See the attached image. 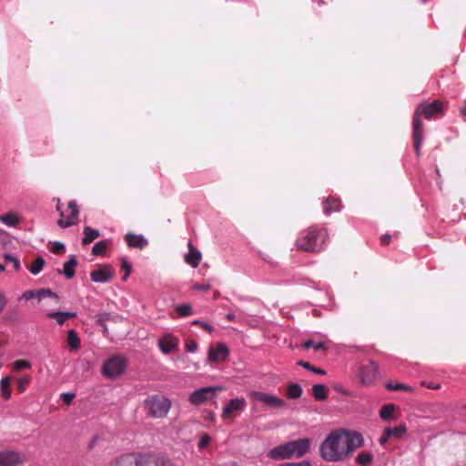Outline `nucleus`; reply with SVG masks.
Segmentation results:
<instances>
[{
    "instance_id": "f257e3e1",
    "label": "nucleus",
    "mask_w": 466,
    "mask_h": 466,
    "mask_svg": "<svg viewBox=\"0 0 466 466\" xmlns=\"http://www.w3.org/2000/svg\"><path fill=\"white\" fill-rule=\"evenodd\" d=\"M364 443L363 437L356 431L338 430L322 441L319 451L323 460L331 462L343 461Z\"/></svg>"
},
{
    "instance_id": "f03ea898",
    "label": "nucleus",
    "mask_w": 466,
    "mask_h": 466,
    "mask_svg": "<svg viewBox=\"0 0 466 466\" xmlns=\"http://www.w3.org/2000/svg\"><path fill=\"white\" fill-rule=\"evenodd\" d=\"M443 114V104L436 99L431 103L422 102L418 105L412 117V139L416 155L420 154V147L423 141V124L421 116L426 119H431L434 116Z\"/></svg>"
},
{
    "instance_id": "7ed1b4c3",
    "label": "nucleus",
    "mask_w": 466,
    "mask_h": 466,
    "mask_svg": "<svg viewBox=\"0 0 466 466\" xmlns=\"http://www.w3.org/2000/svg\"><path fill=\"white\" fill-rule=\"evenodd\" d=\"M108 466H177L171 458L157 454L126 453L116 457Z\"/></svg>"
},
{
    "instance_id": "20e7f679",
    "label": "nucleus",
    "mask_w": 466,
    "mask_h": 466,
    "mask_svg": "<svg viewBox=\"0 0 466 466\" xmlns=\"http://www.w3.org/2000/svg\"><path fill=\"white\" fill-rule=\"evenodd\" d=\"M328 231L324 228L310 227L303 231L296 240L297 249L306 252H319L328 240Z\"/></svg>"
},
{
    "instance_id": "39448f33",
    "label": "nucleus",
    "mask_w": 466,
    "mask_h": 466,
    "mask_svg": "<svg viewBox=\"0 0 466 466\" xmlns=\"http://www.w3.org/2000/svg\"><path fill=\"white\" fill-rule=\"evenodd\" d=\"M309 447L310 440L300 438L274 447L268 451V456L277 461L301 458L309 452Z\"/></svg>"
},
{
    "instance_id": "423d86ee",
    "label": "nucleus",
    "mask_w": 466,
    "mask_h": 466,
    "mask_svg": "<svg viewBox=\"0 0 466 466\" xmlns=\"http://www.w3.org/2000/svg\"><path fill=\"white\" fill-rule=\"evenodd\" d=\"M170 408L171 401L164 395H150L145 400L147 413L156 419L165 418L170 410Z\"/></svg>"
},
{
    "instance_id": "0eeeda50",
    "label": "nucleus",
    "mask_w": 466,
    "mask_h": 466,
    "mask_svg": "<svg viewBox=\"0 0 466 466\" xmlns=\"http://www.w3.org/2000/svg\"><path fill=\"white\" fill-rule=\"evenodd\" d=\"M126 360L120 356H113L103 365V374L107 378H116L126 370Z\"/></svg>"
},
{
    "instance_id": "6e6552de",
    "label": "nucleus",
    "mask_w": 466,
    "mask_h": 466,
    "mask_svg": "<svg viewBox=\"0 0 466 466\" xmlns=\"http://www.w3.org/2000/svg\"><path fill=\"white\" fill-rule=\"evenodd\" d=\"M70 214L66 218L65 212L61 210L60 200H57L56 210L59 212L61 218L58 219L57 224L61 228H67L76 225L78 221L79 211L77 208L76 201L70 200L67 206Z\"/></svg>"
},
{
    "instance_id": "1a4fd4ad",
    "label": "nucleus",
    "mask_w": 466,
    "mask_h": 466,
    "mask_svg": "<svg viewBox=\"0 0 466 466\" xmlns=\"http://www.w3.org/2000/svg\"><path fill=\"white\" fill-rule=\"evenodd\" d=\"M220 387H204L193 391L189 396V401L193 405H201L209 400H212L218 391H220Z\"/></svg>"
},
{
    "instance_id": "9d476101",
    "label": "nucleus",
    "mask_w": 466,
    "mask_h": 466,
    "mask_svg": "<svg viewBox=\"0 0 466 466\" xmlns=\"http://www.w3.org/2000/svg\"><path fill=\"white\" fill-rule=\"evenodd\" d=\"M251 396L257 401L264 403L270 408L283 409L286 408L287 406V403L283 399L266 392L253 391L251 393Z\"/></svg>"
},
{
    "instance_id": "9b49d317",
    "label": "nucleus",
    "mask_w": 466,
    "mask_h": 466,
    "mask_svg": "<svg viewBox=\"0 0 466 466\" xmlns=\"http://www.w3.org/2000/svg\"><path fill=\"white\" fill-rule=\"evenodd\" d=\"M115 276L114 268L108 265L104 264L100 266L97 269L93 270L90 273V278L93 282L96 283H107L110 282Z\"/></svg>"
},
{
    "instance_id": "f8f14e48",
    "label": "nucleus",
    "mask_w": 466,
    "mask_h": 466,
    "mask_svg": "<svg viewBox=\"0 0 466 466\" xmlns=\"http://www.w3.org/2000/svg\"><path fill=\"white\" fill-rule=\"evenodd\" d=\"M246 406V400L243 398H236L230 400L227 406L224 407L222 411V418L225 420L233 419Z\"/></svg>"
},
{
    "instance_id": "ddd939ff",
    "label": "nucleus",
    "mask_w": 466,
    "mask_h": 466,
    "mask_svg": "<svg viewBox=\"0 0 466 466\" xmlns=\"http://www.w3.org/2000/svg\"><path fill=\"white\" fill-rule=\"evenodd\" d=\"M25 461V456L13 451H5L0 452V466H19Z\"/></svg>"
},
{
    "instance_id": "4468645a",
    "label": "nucleus",
    "mask_w": 466,
    "mask_h": 466,
    "mask_svg": "<svg viewBox=\"0 0 466 466\" xmlns=\"http://www.w3.org/2000/svg\"><path fill=\"white\" fill-rule=\"evenodd\" d=\"M378 365L374 361H370L360 368V378L365 384L372 383L378 377Z\"/></svg>"
},
{
    "instance_id": "2eb2a0df",
    "label": "nucleus",
    "mask_w": 466,
    "mask_h": 466,
    "mask_svg": "<svg viewBox=\"0 0 466 466\" xmlns=\"http://www.w3.org/2000/svg\"><path fill=\"white\" fill-rule=\"evenodd\" d=\"M228 355V350L224 344H218L215 348H210L208 350V359L210 362H222Z\"/></svg>"
},
{
    "instance_id": "dca6fc26",
    "label": "nucleus",
    "mask_w": 466,
    "mask_h": 466,
    "mask_svg": "<svg viewBox=\"0 0 466 466\" xmlns=\"http://www.w3.org/2000/svg\"><path fill=\"white\" fill-rule=\"evenodd\" d=\"M125 240L129 248L143 249L148 245V241L142 236L134 233H127Z\"/></svg>"
},
{
    "instance_id": "f3484780",
    "label": "nucleus",
    "mask_w": 466,
    "mask_h": 466,
    "mask_svg": "<svg viewBox=\"0 0 466 466\" xmlns=\"http://www.w3.org/2000/svg\"><path fill=\"white\" fill-rule=\"evenodd\" d=\"M158 345L163 353L168 354L177 347V339L172 335H166L159 339Z\"/></svg>"
},
{
    "instance_id": "a211bd4d",
    "label": "nucleus",
    "mask_w": 466,
    "mask_h": 466,
    "mask_svg": "<svg viewBox=\"0 0 466 466\" xmlns=\"http://www.w3.org/2000/svg\"><path fill=\"white\" fill-rule=\"evenodd\" d=\"M189 252L185 256V262L190 265L192 268H197L201 260L202 255L198 249H197L191 242L188 243Z\"/></svg>"
},
{
    "instance_id": "6ab92c4d",
    "label": "nucleus",
    "mask_w": 466,
    "mask_h": 466,
    "mask_svg": "<svg viewBox=\"0 0 466 466\" xmlns=\"http://www.w3.org/2000/svg\"><path fill=\"white\" fill-rule=\"evenodd\" d=\"M323 212L327 215L332 213V212H339L341 208L342 204L340 199L335 198V197H329L327 198L323 202Z\"/></svg>"
},
{
    "instance_id": "aec40b11",
    "label": "nucleus",
    "mask_w": 466,
    "mask_h": 466,
    "mask_svg": "<svg viewBox=\"0 0 466 466\" xmlns=\"http://www.w3.org/2000/svg\"><path fill=\"white\" fill-rule=\"evenodd\" d=\"M78 262L75 256H71L70 258L64 263L63 269H57L59 274H64L67 279H71L74 278L76 274V268Z\"/></svg>"
},
{
    "instance_id": "412c9836",
    "label": "nucleus",
    "mask_w": 466,
    "mask_h": 466,
    "mask_svg": "<svg viewBox=\"0 0 466 466\" xmlns=\"http://www.w3.org/2000/svg\"><path fill=\"white\" fill-rule=\"evenodd\" d=\"M84 238H82V245L86 246L92 243L95 239L100 237V232L97 229L92 228L87 226L83 229Z\"/></svg>"
},
{
    "instance_id": "4be33fe9",
    "label": "nucleus",
    "mask_w": 466,
    "mask_h": 466,
    "mask_svg": "<svg viewBox=\"0 0 466 466\" xmlns=\"http://www.w3.org/2000/svg\"><path fill=\"white\" fill-rule=\"evenodd\" d=\"M76 316L75 312H49L46 317L55 319L57 324L63 325L67 319H73Z\"/></svg>"
},
{
    "instance_id": "5701e85b",
    "label": "nucleus",
    "mask_w": 466,
    "mask_h": 466,
    "mask_svg": "<svg viewBox=\"0 0 466 466\" xmlns=\"http://www.w3.org/2000/svg\"><path fill=\"white\" fill-rule=\"evenodd\" d=\"M123 319L119 315H111L109 313H99L96 316V323L100 326H105V323L107 321H113V322H118L121 321Z\"/></svg>"
},
{
    "instance_id": "b1692460",
    "label": "nucleus",
    "mask_w": 466,
    "mask_h": 466,
    "mask_svg": "<svg viewBox=\"0 0 466 466\" xmlns=\"http://www.w3.org/2000/svg\"><path fill=\"white\" fill-rule=\"evenodd\" d=\"M20 218L13 212L0 216V221L8 227H16L20 223Z\"/></svg>"
},
{
    "instance_id": "393cba45",
    "label": "nucleus",
    "mask_w": 466,
    "mask_h": 466,
    "mask_svg": "<svg viewBox=\"0 0 466 466\" xmlns=\"http://www.w3.org/2000/svg\"><path fill=\"white\" fill-rule=\"evenodd\" d=\"M329 390L323 384H316L312 387V394L317 400H325L328 398Z\"/></svg>"
},
{
    "instance_id": "a878e982",
    "label": "nucleus",
    "mask_w": 466,
    "mask_h": 466,
    "mask_svg": "<svg viewBox=\"0 0 466 466\" xmlns=\"http://www.w3.org/2000/svg\"><path fill=\"white\" fill-rule=\"evenodd\" d=\"M302 388L298 383H290L287 389V397L291 400H296L301 397Z\"/></svg>"
},
{
    "instance_id": "bb28decb",
    "label": "nucleus",
    "mask_w": 466,
    "mask_h": 466,
    "mask_svg": "<svg viewBox=\"0 0 466 466\" xmlns=\"http://www.w3.org/2000/svg\"><path fill=\"white\" fill-rule=\"evenodd\" d=\"M407 432L405 424H400L394 428H386V433L388 436L400 439Z\"/></svg>"
},
{
    "instance_id": "cd10ccee",
    "label": "nucleus",
    "mask_w": 466,
    "mask_h": 466,
    "mask_svg": "<svg viewBox=\"0 0 466 466\" xmlns=\"http://www.w3.org/2000/svg\"><path fill=\"white\" fill-rule=\"evenodd\" d=\"M67 343L69 347L76 350L80 347V339L77 335V333L74 329H70L67 331V337H66Z\"/></svg>"
},
{
    "instance_id": "c85d7f7f",
    "label": "nucleus",
    "mask_w": 466,
    "mask_h": 466,
    "mask_svg": "<svg viewBox=\"0 0 466 466\" xmlns=\"http://www.w3.org/2000/svg\"><path fill=\"white\" fill-rule=\"evenodd\" d=\"M110 244V240L105 239L96 242L92 248V254L95 256H102L106 253L108 245Z\"/></svg>"
},
{
    "instance_id": "c756f323",
    "label": "nucleus",
    "mask_w": 466,
    "mask_h": 466,
    "mask_svg": "<svg viewBox=\"0 0 466 466\" xmlns=\"http://www.w3.org/2000/svg\"><path fill=\"white\" fill-rule=\"evenodd\" d=\"M10 384H11V377H5L1 380V382H0L1 395L5 400H8L11 395Z\"/></svg>"
},
{
    "instance_id": "7c9ffc66",
    "label": "nucleus",
    "mask_w": 466,
    "mask_h": 466,
    "mask_svg": "<svg viewBox=\"0 0 466 466\" xmlns=\"http://www.w3.org/2000/svg\"><path fill=\"white\" fill-rule=\"evenodd\" d=\"M45 263L46 261L42 257H37L28 267V270L31 274L37 275L43 269Z\"/></svg>"
},
{
    "instance_id": "2f4dec72",
    "label": "nucleus",
    "mask_w": 466,
    "mask_h": 466,
    "mask_svg": "<svg viewBox=\"0 0 466 466\" xmlns=\"http://www.w3.org/2000/svg\"><path fill=\"white\" fill-rule=\"evenodd\" d=\"M373 460V455L369 451H361L356 457V462L360 466H369Z\"/></svg>"
},
{
    "instance_id": "473e14b6",
    "label": "nucleus",
    "mask_w": 466,
    "mask_h": 466,
    "mask_svg": "<svg viewBox=\"0 0 466 466\" xmlns=\"http://www.w3.org/2000/svg\"><path fill=\"white\" fill-rule=\"evenodd\" d=\"M386 389L389 390H391V391L405 390V391L411 392L413 390V389L409 385H406L403 383H395V382H391V381L388 382L386 384Z\"/></svg>"
},
{
    "instance_id": "72a5a7b5",
    "label": "nucleus",
    "mask_w": 466,
    "mask_h": 466,
    "mask_svg": "<svg viewBox=\"0 0 466 466\" xmlns=\"http://www.w3.org/2000/svg\"><path fill=\"white\" fill-rule=\"evenodd\" d=\"M394 410L395 406L393 404L384 405L380 410V416L382 420H389L392 417Z\"/></svg>"
},
{
    "instance_id": "f704fd0d",
    "label": "nucleus",
    "mask_w": 466,
    "mask_h": 466,
    "mask_svg": "<svg viewBox=\"0 0 466 466\" xmlns=\"http://www.w3.org/2000/svg\"><path fill=\"white\" fill-rule=\"evenodd\" d=\"M36 299L39 300L47 297L58 299V296L49 289H36Z\"/></svg>"
},
{
    "instance_id": "c9c22d12",
    "label": "nucleus",
    "mask_w": 466,
    "mask_h": 466,
    "mask_svg": "<svg viewBox=\"0 0 466 466\" xmlns=\"http://www.w3.org/2000/svg\"><path fill=\"white\" fill-rule=\"evenodd\" d=\"M298 365L310 371H313L314 373L319 374V375H325L326 371L322 369L317 368L315 366H312L309 362L305 360H299Z\"/></svg>"
},
{
    "instance_id": "e433bc0d",
    "label": "nucleus",
    "mask_w": 466,
    "mask_h": 466,
    "mask_svg": "<svg viewBox=\"0 0 466 466\" xmlns=\"http://www.w3.org/2000/svg\"><path fill=\"white\" fill-rule=\"evenodd\" d=\"M31 380L32 378L30 375H25L21 377L17 381V391L19 393L24 392L27 386L30 384Z\"/></svg>"
},
{
    "instance_id": "4c0bfd02",
    "label": "nucleus",
    "mask_w": 466,
    "mask_h": 466,
    "mask_svg": "<svg viewBox=\"0 0 466 466\" xmlns=\"http://www.w3.org/2000/svg\"><path fill=\"white\" fill-rule=\"evenodd\" d=\"M176 311L180 317H188L193 314L192 308L188 304L178 305L176 308Z\"/></svg>"
},
{
    "instance_id": "58836bf2",
    "label": "nucleus",
    "mask_w": 466,
    "mask_h": 466,
    "mask_svg": "<svg viewBox=\"0 0 466 466\" xmlns=\"http://www.w3.org/2000/svg\"><path fill=\"white\" fill-rule=\"evenodd\" d=\"M302 347L306 350L313 348L315 350H325L326 347L323 342H315L313 340H307L303 343Z\"/></svg>"
},
{
    "instance_id": "ea45409f",
    "label": "nucleus",
    "mask_w": 466,
    "mask_h": 466,
    "mask_svg": "<svg viewBox=\"0 0 466 466\" xmlns=\"http://www.w3.org/2000/svg\"><path fill=\"white\" fill-rule=\"evenodd\" d=\"M31 367V363L25 360H17L13 363V369L15 370H21L24 369H29Z\"/></svg>"
},
{
    "instance_id": "a19ab883",
    "label": "nucleus",
    "mask_w": 466,
    "mask_h": 466,
    "mask_svg": "<svg viewBox=\"0 0 466 466\" xmlns=\"http://www.w3.org/2000/svg\"><path fill=\"white\" fill-rule=\"evenodd\" d=\"M211 442V438L208 434L205 433L201 436L199 441H198V448L199 450H204L206 449L209 443Z\"/></svg>"
},
{
    "instance_id": "79ce46f5",
    "label": "nucleus",
    "mask_w": 466,
    "mask_h": 466,
    "mask_svg": "<svg viewBox=\"0 0 466 466\" xmlns=\"http://www.w3.org/2000/svg\"><path fill=\"white\" fill-rule=\"evenodd\" d=\"M121 268L126 272L125 276L123 277V280H127L131 273L132 266L127 262L126 258H122Z\"/></svg>"
},
{
    "instance_id": "37998d69",
    "label": "nucleus",
    "mask_w": 466,
    "mask_h": 466,
    "mask_svg": "<svg viewBox=\"0 0 466 466\" xmlns=\"http://www.w3.org/2000/svg\"><path fill=\"white\" fill-rule=\"evenodd\" d=\"M5 260L6 263L10 262L13 264V268L15 270H18L20 268V262L17 258H14L11 255H5Z\"/></svg>"
},
{
    "instance_id": "c03bdc74",
    "label": "nucleus",
    "mask_w": 466,
    "mask_h": 466,
    "mask_svg": "<svg viewBox=\"0 0 466 466\" xmlns=\"http://www.w3.org/2000/svg\"><path fill=\"white\" fill-rule=\"evenodd\" d=\"M186 350L188 352H195L198 349V343L194 339H187L186 341Z\"/></svg>"
},
{
    "instance_id": "a18cd8bd",
    "label": "nucleus",
    "mask_w": 466,
    "mask_h": 466,
    "mask_svg": "<svg viewBox=\"0 0 466 466\" xmlns=\"http://www.w3.org/2000/svg\"><path fill=\"white\" fill-rule=\"evenodd\" d=\"M192 325L200 326L202 329L211 333L213 331V327L206 322L200 320H194Z\"/></svg>"
},
{
    "instance_id": "49530a36",
    "label": "nucleus",
    "mask_w": 466,
    "mask_h": 466,
    "mask_svg": "<svg viewBox=\"0 0 466 466\" xmlns=\"http://www.w3.org/2000/svg\"><path fill=\"white\" fill-rule=\"evenodd\" d=\"M51 251L54 253V254H61L65 251V246L64 244L60 243V242H56L52 248H51Z\"/></svg>"
},
{
    "instance_id": "de8ad7c7",
    "label": "nucleus",
    "mask_w": 466,
    "mask_h": 466,
    "mask_svg": "<svg viewBox=\"0 0 466 466\" xmlns=\"http://www.w3.org/2000/svg\"><path fill=\"white\" fill-rule=\"evenodd\" d=\"M192 289L195 290H199V291H208L211 289V286L208 283H203V284L196 283L193 285Z\"/></svg>"
},
{
    "instance_id": "09e8293b",
    "label": "nucleus",
    "mask_w": 466,
    "mask_h": 466,
    "mask_svg": "<svg viewBox=\"0 0 466 466\" xmlns=\"http://www.w3.org/2000/svg\"><path fill=\"white\" fill-rule=\"evenodd\" d=\"M75 398V394L74 393H62L61 395V399L63 400V402L66 405H69L72 400H74Z\"/></svg>"
},
{
    "instance_id": "8fccbe9b",
    "label": "nucleus",
    "mask_w": 466,
    "mask_h": 466,
    "mask_svg": "<svg viewBox=\"0 0 466 466\" xmlns=\"http://www.w3.org/2000/svg\"><path fill=\"white\" fill-rule=\"evenodd\" d=\"M36 289L35 290H26L23 293L22 298L29 300L31 299L36 298Z\"/></svg>"
},
{
    "instance_id": "3c124183",
    "label": "nucleus",
    "mask_w": 466,
    "mask_h": 466,
    "mask_svg": "<svg viewBox=\"0 0 466 466\" xmlns=\"http://www.w3.org/2000/svg\"><path fill=\"white\" fill-rule=\"evenodd\" d=\"M279 466H311V464L308 461H303L300 462H287V463L280 464Z\"/></svg>"
},
{
    "instance_id": "603ef678",
    "label": "nucleus",
    "mask_w": 466,
    "mask_h": 466,
    "mask_svg": "<svg viewBox=\"0 0 466 466\" xmlns=\"http://www.w3.org/2000/svg\"><path fill=\"white\" fill-rule=\"evenodd\" d=\"M390 239H391V236L389 235V234H385V235L380 237V244L382 246H387V245L390 244Z\"/></svg>"
},
{
    "instance_id": "864d4df0",
    "label": "nucleus",
    "mask_w": 466,
    "mask_h": 466,
    "mask_svg": "<svg viewBox=\"0 0 466 466\" xmlns=\"http://www.w3.org/2000/svg\"><path fill=\"white\" fill-rule=\"evenodd\" d=\"M460 114L463 117L464 121H466V99L462 102L460 106Z\"/></svg>"
},
{
    "instance_id": "5fc2aeb1",
    "label": "nucleus",
    "mask_w": 466,
    "mask_h": 466,
    "mask_svg": "<svg viewBox=\"0 0 466 466\" xmlns=\"http://www.w3.org/2000/svg\"><path fill=\"white\" fill-rule=\"evenodd\" d=\"M6 303H7V300H6L5 297L2 293H0V313L5 309Z\"/></svg>"
},
{
    "instance_id": "6e6d98bb",
    "label": "nucleus",
    "mask_w": 466,
    "mask_h": 466,
    "mask_svg": "<svg viewBox=\"0 0 466 466\" xmlns=\"http://www.w3.org/2000/svg\"><path fill=\"white\" fill-rule=\"evenodd\" d=\"M390 438V436H388L387 433H386V429L384 430L383 431V434L382 436L380 438L379 441L380 444H385L388 441V439Z\"/></svg>"
},
{
    "instance_id": "4d7b16f0",
    "label": "nucleus",
    "mask_w": 466,
    "mask_h": 466,
    "mask_svg": "<svg viewBox=\"0 0 466 466\" xmlns=\"http://www.w3.org/2000/svg\"><path fill=\"white\" fill-rule=\"evenodd\" d=\"M80 365L82 366L83 370H89V367H90V363L89 361L86 360H81L79 361Z\"/></svg>"
},
{
    "instance_id": "13d9d810",
    "label": "nucleus",
    "mask_w": 466,
    "mask_h": 466,
    "mask_svg": "<svg viewBox=\"0 0 466 466\" xmlns=\"http://www.w3.org/2000/svg\"><path fill=\"white\" fill-rule=\"evenodd\" d=\"M226 319L228 321H233L235 319V315L233 313H228V314H227Z\"/></svg>"
},
{
    "instance_id": "bf43d9fd",
    "label": "nucleus",
    "mask_w": 466,
    "mask_h": 466,
    "mask_svg": "<svg viewBox=\"0 0 466 466\" xmlns=\"http://www.w3.org/2000/svg\"><path fill=\"white\" fill-rule=\"evenodd\" d=\"M440 387H441L440 384H437V385L432 384V385L428 386L429 389H433V390L440 389Z\"/></svg>"
},
{
    "instance_id": "052dcab7",
    "label": "nucleus",
    "mask_w": 466,
    "mask_h": 466,
    "mask_svg": "<svg viewBox=\"0 0 466 466\" xmlns=\"http://www.w3.org/2000/svg\"><path fill=\"white\" fill-rule=\"evenodd\" d=\"M213 297L215 299H218L220 297V293L219 291L216 290L214 293H213Z\"/></svg>"
},
{
    "instance_id": "680f3d73",
    "label": "nucleus",
    "mask_w": 466,
    "mask_h": 466,
    "mask_svg": "<svg viewBox=\"0 0 466 466\" xmlns=\"http://www.w3.org/2000/svg\"><path fill=\"white\" fill-rule=\"evenodd\" d=\"M103 327V331H104V334L106 335L108 331H107V327H106V323H105V326H102Z\"/></svg>"
},
{
    "instance_id": "e2e57ef3",
    "label": "nucleus",
    "mask_w": 466,
    "mask_h": 466,
    "mask_svg": "<svg viewBox=\"0 0 466 466\" xmlns=\"http://www.w3.org/2000/svg\"><path fill=\"white\" fill-rule=\"evenodd\" d=\"M5 269V266L3 264H0V271H3Z\"/></svg>"
},
{
    "instance_id": "0e129e2a",
    "label": "nucleus",
    "mask_w": 466,
    "mask_h": 466,
    "mask_svg": "<svg viewBox=\"0 0 466 466\" xmlns=\"http://www.w3.org/2000/svg\"><path fill=\"white\" fill-rule=\"evenodd\" d=\"M324 4H325V3H324V1H323V0H320V1L319 2V5H324Z\"/></svg>"
},
{
    "instance_id": "69168bd1",
    "label": "nucleus",
    "mask_w": 466,
    "mask_h": 466,
    "mask_svg": "<svg viewBox=\"0 0 466 466\" xmlns=\"http://www.w3.org/2000/svg\"><path fill=\"white\" fill-rule=\"evenodd\" d=\"M464 409L466 410V405L464 406Z\"/></svg>"
}]
</instances>
